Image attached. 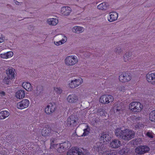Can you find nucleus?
<instances>
[{
	"mask_svg": "<svg viewBox=\"0 0 155 155\" xmlns=\"http://www.w3.org/2000/svg\"><path fill=\"white\" fill-rule=\"evenodd\" d=\"M15 3L17 5H18L19 2L17 1H15Z\"/></svg>",
	"mask_w": 155,
	"mask_h": 155,
	"instance_id": "nucleus-45",
	"label": "nucleus"
},
{
	"mask_svg": "<svg viewBox=\"0 0 155 155\" xmlns=\"http://www.w3.org/2000/svg\"><path fill=\"white\" fill-rule=\"evenodd\" d=\"M111 138L109 134H104L103 132L100 137V140L101 141V143H106L107 142H108L111 139Z\"/></svg>",
	"mask_w": 155,
	"mask_h": 155,
	"instance_id": "nucleus-15",
	"label": "nucleus"
},
{
	"mask_svg": "<svg viewBox=\"0 0 155 155\" xmlns=\"http://www.w3.org/2000/svg\"><path fill=\"white\" fill-rule=\"evenodd\" d=\"M29 104V101L28 99H24L17 104V107L19 109H23L27 108Z\"/></svg>",
	"mask_w": 155,
	"mask_h": 155,
	"instance_id": "nucleus-9",
	"label": "nucleus"
},
{
	"mask_svg": "<svg viewBox=\"0 0 155 155\" xmlns=\"http://www.w3.org/2000/svg\"><path fill=\"white\" fill-rule=\"evenodd\" d=\"M83 82V79L80 78L78 79H75L72 80L69 83L68 86L71 88H74L80 85Z\"/></svg>",
	"mask_w": 155,
	"mask_h": 155,
	"instance_id": "nucleus-10",
	"label": "nucleus"
},
{
	"mask_svg": "<svg viewBox=\"0 0 155 155\" xmlns=\"http://www.w3.org/2000/svg\"><path fill=\"white\" fill-rule=\"evenodd\" d=\"M115 135L117 137L125 140L126 139V129L117 128L115 130Z\"/></svg>",
	"mask_w": 155,
	"mask_h": 155,
	"instance_id": "nucleus-6",
	"label": "nucleus"
},
{
	"mask_svg": "<svg viewBox=\"0 0 155 155\" xmlns=\"http://www.w3.org/2000/svg\"><path fill=\"white\" fill-rule=\"evenodd\" d=\"M143 105L139 102L134 101L131 102L128 109L132 113H137L140 112L143 109Z\"/></svg>",
	"mask_w": 155,
	"mask_h": 155,
	"instance_id": "nucleus-2",
	"label": "nucleus"
},
{
	"mask_svg": "<svg viewBox=\"0 0 155 155\" xmlns=\"http://www.w3.org/2000/svg\"><path fill=\"white\" fill-rule=\"evenodd\" d=\"M15 69L12 68H8L7 70L6 74L8 79H12L15 77Z\"/></svg>",
	"mask_w": 155,
	"mask_h": 155,
	"instance_id": "nucleus-17",
	"label": "nucleus"
},
{
	"mask_svg": "<svg viewBox=\"0 0 155 155\" xmlns=\"http://www.w3.org/2000/svg\"><path fill=\"white\" fill-rule=\"evenodd\" d=\"M67 125H74L75 123H76V121L74 118H71V117H69L67 119Z\"/></svg>",
	"mask_w": 155,
	"mask_h": 155,
	"instance_id": "nucleus-29",
	"label": "nucleus"
},
{
	"mask_svg": "<svg viewBox=\"0 0 155 155\" xmlns=\"http://www.w3.org/2000/svg\"><path fill=\"white\" fill-rule=\"evenodd\" d=\"M126 76L125 73H123L120 74L119 76L120 81L122 82H125L126 81Z\"/></svg>",
	"mask_w": 155,
	"mask_h": 155,
	"instance_id": "nucleus-31",
	"label": "nucleus"
},
{
	"mask_svg": "<svg viewBox=\"0 0 155 155\" xmlns=\"http://www.w3.org/2000/svg\"><path fill=\"white\" fill-rule=\"evenodd\" d=\"M146 135L150 138H153V136L152 133L151 132H147L146 134Z\"/></svg>",
	"mask_w": 155,
	"mask_h": 155,
	"instance_id": "nucleus-36",
	"label": "nucleus"
},
{
	"mask_svg": "<svg viewBox=\"0 0 155 155\" xmlns=\"http://www.w3.org/2000/svg\"><path fill=\"white\" fill-rule=\"evenodd\" d=\"M71 11V8L68 6L63 7L61 8V13L64 16L68 15Z\"/></svg>",
	"mask_w": 155,
	"mask_h": 155,
	"instance_id": "nucleus-13",
	"label": "nucleus"
},
{
	"mask_svg": "<svg viewBox=\"0 0 155 155\" xmlns=\"http://www.w3.org/2000/svg\"><path fill=\"white\" fill-rule=\"evenodd\" d=\"M108 5L107 3L105 2L100 4L97 6V8L99 9L105 10L108 8Z\"/></svg>",
	"mask_w": 155,
	"mask_h": 155,
	"instance_id": "nucleus-23",
	"label": "nucleus"
},
{
	"mask_svg": "<svg viewBox=\"0 0 155 155\" xmlns=\"http://www.w3.org/2000/svg\"><path fill=\"white\" fill-rule=\"evenodd\" d=\"M54 90L57 94H60L62 91V90L60 87H54Z\"/></svg>",
	"mask_w": 155,
	"mask_h": 155,
	"instance_id": "nucleus-33",
	"label": "nucleus"
},
{
	"mask_svg": "<svg viewBox=\"0 0 155 155\" xmlns=\"http://www.w3.org/2000/svg\"><path fill=\"white\" fill-rule=\"evenodd\" d=\"M150 149L146 146H140L135 149V152L138 154H143L149 151Z\"/></svg>",
	"mask_w": 155,
	"mask_h": 155,
	"instance_id": "nucleus-8",
	"label": "nucleus"
},
{
	"mask_svg": "<svg viewBox=\"0 0 155 155\" xmlns=\"http://www.w3.org/2000/svg\"><path fill=\"white\" fill-rule=\"evenodd\" d=\"M131 79V76L130 73L127 74V81H128L130 80Z\"/></svg>",
	"mask_w": 155,
	"mask_h": 155,
	"instance_id": "nucleus-37",
	"label": "nucleus"
},
{
	"mask_svg": "<svg viewBox=\"0 0 155 155\" xmlns=\"http://www.w3.org/2000/svg\"><path fill=\"white\" fill-rule=\"evenodd\" d=\"M114 110L116 111L117 112L120 110L121 108L120 107L114 106L113 107Z\"/></svg>",
	"mask_w": 155,
	"mask_h": 155,
	"instance_id": "nucleus-35",
	"label": "nucleus"
},
{
	"mask_svg": "<svg viewBox=\"0 0 155 155\" xmlns=\"http://www.w3.org/2000/svg\"><path fill=\"white\" fill-rule=\"evenodd\" d=\"M78 61V58L76 56L71 55L67 56L65 60V64L69 66H73Z\"/></svg>",
	"mask_w": 155,
	"mask_h": 155,
	"instance_id": "nucleus-4",
	"label": "nucleus"
},
{
	"mask_svg": "<svg viewBox=\"0 0 155 155\" xmlns=\"http://www.w3.org/2000/svg\"><path fill=\"white\" fill-rule=\"evenodd\" d=\"M0 94L3 96H4L5 95V92L3 91H2L0 92Z\"/></svg>",
	"mask_w": 155,
	"mask_h": 155,
	"instance_id": "nucleus-42",
	"label": "nucleus"
},
{
	"mask_svg": "<svg viewBox=\"0 0 155 155\" xmlns=\"http://www.w3.org/2000/svg\"><path fill=\"white\" fill-rule=\"evenodd\" d=\"M138 140H139L140 141V140H141V139H138Z\"/></svg>",
	"mask_w": 155,
	"mask_h": 155,
	"instance_id": "nucleus-46",
	"label": "nucleus"
},
{
	"mask_svg": "<svg viewBox=\"0 0 155 155\" xmlns=\"http://www.w3.org/2000/svg\"><path fill=\"white\" fill-rule=\"evenodd\" d=\"M121 145V142L118 140L114 139L110 142V146L113 148L117 149Z\"/></svg>",
	"mask_w": 155,
	"mask_h": 155,
	"instance_id": "nucleus-14",
	"label": "nucleus"
},
{
	"mask_svg": "<svg viewBox=\"0 0 155 155\" xmlns=\"http://www.w3.org/2000/svg\"><path fill=\"white\" fill-rule=\"evenodd\" d=\"M62 36H63L62 35ZM63 38L62 39L58 41L54 42V43L56 45L58 46L62 45L67 40V38L65 36H63Z\"/></svg>",
	"mask_w": 155,
	"mask_h": 155,
	"instance_id": "nucleus-28",
	"label": "nucleus"
},
{
	"mask_svg": "<svg viewBox=\"0 0 155 155\" xmlns=\"http://www.w3.org/2000/svg\"><path fill=\"white\" fill-rule=\"evenodd\" d=\"M51 132V128L49 126L47 125L43 128L42 130L41 133L43 136H46L48 135V134Z\"/></svg>",
	"mask_w": 155,
	"mask_h": 155,
	"instance_id": "nucleus-18",
	"label": "nucleus"
},
{
	"mask_svg": "<svg viewBox=\"0 0 155 155\" xmlns=\"http://www.w3.org/2000/svg\"><path fill=\"white\" fill-rule=\"evenodd\" d=\"M13 138V137L12 135H9L7 136L6 139L7 140L9 141V142H11V141H12Z\"/></svg>",
	"mask_w": 155,
	"mask_h": 155,
	"instance_id": "nucleus-34",
	"label": "nucleus"
},
{
	"mask_svg": "<svg viewBox=\"0 0 155 155\" xmlns=\"http://www.w3.org/2000/svg\"><path fill=\"white\" fill-rule=\"evenodd\" d=\"M77 1H78V0H77Z\"/></svg>",
	"mask_w": 155,
	"mask_h": 155,
	"instance_id": "nucleus-48",
	"label": "nucleus"
},
{
	"mask_svg": "<svg viewBox=\"0 0 155 155\" xmlns=\"http://www.w3.org/2000/svg\"><path fill=\"white\" fill-rule=\"evenodd\" d=\"M134 131L128 130H127V139L130 140L134 137Z\"/></svg>",
	"mask_w": 155,
	"mask_h": 155,
	"instance_id": "nucleus-26",
	"label": "nucleus"
},
{
	"mask_svg": "<svg viewBox=\"0 0 155 155\" xmlns=\"http://www.w3.org/2000/svg\"><path fill=\"white\" fill-rule=\"evenodd\" d=\"M9 113L7 110H3L0 112V119H4L8 117Z\"/></svg>",
	"mask_w": 155,
	"mask_h": 155,
	"instance_id": "nucleus-22",
	"label": "nucleus"
},
{
	"mask_svg": "<svg viewBox=\"0 0 155 155\" xmlns=\"http://www.w3.org/2000/svg\"><path fill=\"white\" fill-rule=\"evenodd\" d=\"M119 153L120 154H123L125 153V150L124 149H121L119 151Z\"/></svg>",
	"mask_w": 155,
	"mask_h": 155,
	"instance_id": "nucleus-41",
	"label": "nucleus"
},
{
	"mask_svg": "<svg viewBox=\"0 0 155 155\" xmlns=\"http://www.w3.org/2000/svg\"><path fill=\"white\" fill-rule=\"evenodd\" d=\"M94 149L98 152L100 155H116V153L114 150L107 149L103 147L101 148V147H98L96 149L95 147Z\"/></svg>",
	"mask_w": 155,
	"mask_h": 155,
	"instance_id": "nucleus-3",
	"label": "nucleus"
},
{
	"mask_svg": "<svg viewBox=\"0 0 155 155\" xmlns=\"http://www.w3.org/2000/svg\"><path fill=\"white\" fill-rule=\"evenodd\" d=\"M147 81L153 85L155 84V71H150L147 73L146 76Z\"/></svg>",
	"mask_w": 155,
	"mask_h": 155,
	"instance_id": "nucleus-7",
	"label": "nucleus"
},
{
	"mask_svg": "<svg viewBox=\"0 0 155 155\" xmlns=\"http://www.w3.org/2000/svg\"><path fill=\"white\" fill-rule=\"evenodd\" d=\"M58 22V20L56 18H51L48 19L47 23L50 25H56Z\"/></svg>",
	"mask_w": 155,
	"mask_h": 155,
	"instance_id": "nucleus-25",
	"label": "nucleus"
},
{
	"mask_svg": "<svg viewBox=\"0 0 155 155\" xmlns=\"http://www.w3.org/2000/svg\"><path fill=\"white\" fill-rule=\"evenodd\" d=\"M98 112H99L100 114L101 115H104V114L105 115V111H104L103 110V109H101L98 110Z\"/></svg>",
	"mask_w": 155,
	"mask_h": 155,
	"instance_id": "nucleus-40",
	"label": "nucleus"
},
{
	"mask_svg": "<svg viewBox=\"0 0 155 155\" xmlns=\"http://www.w3.org/2000/svg\"><path fill=\"white\" fill-rule=\"evenodd\" d=\"M4 41V40L2 38H0V43Z\"/></svg>",
	"mask_w": 155,
	"mask_h": 155,
	"instance_id": "nucleus-44",
	"label": "nucleus"
},
{
	"mask_svg": "<svg viewBox=\"0 0 155 155\" xmlns=\"http://www.w3.org/2000/svg\"><path fill=\"white\" fill-rule=\"evenodd\" d=\"M37 90H38V88H37Z\"/></svg>",
	"mask_w": 155,
	"mask_h": 155,
	"instance_id": "nucleus-47",
	"label": "nucleus"
},
{
	"mask_svg": "<svg viewBox=\"0 0 155 155\" xmlns=\"http://www.w3.org/2000/svg\"><path fill=\"white\" fill-rule=\"evenodd\" d=\"M118 14L115 12H113L110 13V15L107 17L108 21L111 22L116 20L118 18Z\"/></svg>",
	"mask_w": 155,
	"mask_h": 155,
	"instance_id": "nucleus-16",
	"label": "nucleus"
},
{
	"mask_svg": "<svg viewBox=\"0 0 155 155\" xmlns=\"http://www.w3.org/2000/svg\"><path fill=\"white\" fill-rule=\"evenodd\" d=\"M84 30L83 28L78 26H75L72 29V31L74 32L77 33H80L82 32Z\"/></svg>",
	"mask_w": 155,
	"mask_h": 155,
	"instance_id": "nucleus-24",
	"label": "nucleus"
},
{
	"mask_svg": "<svg viewBox=\"0 0 155 155\" xmlns=\"http://www.w3.org/2000/svg\"><path fill=\"white\" fill-rule=\"evenodd\" d=\"M25 92L23 90L18 91L15 93V96L18 98L22 99L25 96Z\"/></svg>",
	"mask_w": 155,
	"mask_h": 155,
	"instance_id": "nucleus-19",
	"label": "nucleus"
},
{
	"mask_svg": "<svg viewBox=\"0 0 155 155\" xmlns=\"http://www.w3.org/2000/svg\"><path fill=\"white\" fill-rule=\"evenodd\" d=\"M78 100V96L75 94H72L68 96L67 98V101L68 102L71 103H75Z\"/></svg>",
	"mask_w": 155,
	"mask_h": 155,
	"instance_id": "nucleus-12",
	"label": "nucleus"
},
{
	"mask_svg": "<svg viewBox=\"0 0 155 155\" xmlns=\"http://www.w3.org/2000/svg\"><path fill=\"white\" fill-rule=\"evenodd\" d=\"M10 80H9V79L8 80V81H6V84H9V83H10Z\"/></svg>",
	"mask_w": 155,
	"mask_h": 155,
	"instance_id": "nucleus-43",
	"label": "nucleus"
},
{
	"mask_svg": "<svg viewBox=\"0 0 155 155\" xmlns=\"http://www.w3.org/2000/svg\"><path fill=\"white\" fill-rule=\"evenodd\" d=\"M23 87L28 91H30L32 89L31 84L27 82H24L22 84Z\"/></svg>",
	"mask_w": 155,
	"mask_h": 155,
	"instance_id": "nucleus-21",
	"label": "nucleus"
},
{
	"mask_svg": "<svg viewBox=\"0 0 155 155\" xmlns=\"http://www.w3.org/2000/svg\"><path fill=\"white\" fill-rule=\"evenodd\" d=\"M13 55V52L12 51H10L6 53L1 54L0 55V57L4 59H7L11 58Z\"/></svg>",
	"mask_w": 155,
	"mask_h": 155,
	"instance_id": "nucleus-20",
	"label": "nucleus"
},
{
	"mask_svg": "<svg viewBox=\"0 0 155 155\" xmlns=\"http://www.w3.org/2000/svg\"><path fill=\"white\" fill-rule=\"evenodd\" d=\"M55 109V105H53L52 103H50L45 108V112L47 114H50L54 112Z\"/></svg>",
	"mask_w": 155,
	"mask_h": 155,
	"instance_id": "nucleus-11",
	"label": "nucleus"
},
{
	"mask_svg": "<svg viewBox=\"0 0 155 155\" xmlns=\"http://www.w3.org/2000/svg\"><path fill=\"white\" fill-rule=\"evenodd\" d=\"M76 155H82L83 153L82 152L79 151V149L77 147H74L73 149Z\"/></svg>",
	"mask_w": 155,
	"mask_h": 155,
	"instance_id": "nucleus-32",
	"label": "nucleus"
},
{
	"mask_svg": "<svg viewBox=\"0 0 155 155\" xmlns=\"http://www.w3.org/2000/svg\"><path fill=\"white\" fill-rule=\"evenodd\" d=\"M86 128L83 130L84 132L81 136V137H85L87 136L90 133V128L88 125L86 126Z\"/></svg>",
	"mask_w": 155,
	"mask_h": 155,
	"instance_id": "nucleus-27",
	"label": "nucleus"
},
{
	"mask_svg": "<svg viewBox=\"0 0 155 155\" xmlns=\"http://www.w3.org/2000/svg\"><path fill=\"white\" fill-rule=\"evenodd\" d=\"M127 59H131L132 55V53L131 52H128L127 53Z\"/></svg>",
	"mask_w": 155,
	"mask_h": 155,
	"instance_id": "nucleus-38",
	"label": "nucleus"
},
{
	"mask_svg": "<svg viewBox=\"0 0 155 155\" xmlns=\"http://www.w3.org/2000/svg\"><path fill=\"white\" fill-rule=\"evenodd\" d=\"M114 100L113 97L110 95L105 94L101 96L99 98V102L103 104H108Z\"/></svg>",
	"mask_w": 155,
	"mask_h": 155,
	"instance_id": "nucleus-5",
	"label": "nucleus"
},
{
	"mask_svg": "<svg viewBox=\"0 0 155 155\" xmlns=\"http://www.w3.org/2000/svg\"><path fill=\"white\" fill-rule=\"evenodd\" d=\"M149 118L151 121L155 122V110L152 111L150 113Z\"/></svg>",
	"mask_w": 155,
	"mask_h": 155,
	"instance_id": "nucleus-30",
	"label": "nucleus"
},
{
	"mask_svg": "<svg viewBox=\"0 0 155 155\" xmlns=\"http://www.w3.org/2000/svg\"><path fill=\"white\" fill-rule=\"evenodd\" d=\"M67 155H76L73 149H72L71 152H68Z\"/></svg>",
	"mask_w": 155,
	"mask_h": 155,
	"instance_id": "nucleus-39",
	"label": "nucleus"
},
{
	"mask_svg": "<svg viewBox=\"0 0 155 155\" xmlns=\"http://www.w3.org/2000/svg\"><path fill=\"white\" fill-rule=\"evenodd\" d=\"M57 140L56 138H53L51 139L50 148L51 149H56L59 152H64L66 150L69 149L71 146V143L68 141H66L63 143L58 144Z\"/></svg>",
	"mask_w": 155,
	"mask_h": 155,
	"instance_id": "nucleus-1",
	"label": "nucleus"
}]
</instances>
